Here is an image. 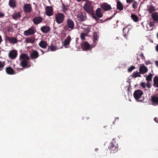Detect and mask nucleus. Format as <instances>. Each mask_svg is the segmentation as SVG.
Instances as JSON below:
<instances>
[{
  "mask_svg": "<svg viewBox=\"0 0 158 158\" xmlns=\"http://www.w3.org/2000/svg\"><path fill=\"white\" fill-rule=\"evenodd\" d=\"M143 92L141 90L138 89L135 90L133 93V96L135 99L138 102L143 101L144 99L142 96Z\"/></svg>",
  "mask_w": 158,
  "mask_h": 158,
  "instance_id": "f257e3e1",
  "label": "nucleus"
},
{
  "mask_svg": "<svg viewBox=\"0 0 158 158\" xmlns=\"http://www.w3.org/2000/svg\"><path fill=\"white\" fill-rule=\"evenodd\" d=\"M108 149L110 151L111 153H115L118 151V145L115 142H112L110 144Z\"/></svg>",
  "mask_w": 158,
  "mask_h": 158,
  "instance_id": "f03ea898",
  "label": "nucleus"
},
{
  "mask_svg": "<svg viewBox=\"0 0 158 158\" xmlns=\"http://www.w3.org/2000/svg\"><path fill=\"white\" fill-rule=\"evenodd\" d=\"M64 15L61 13H59L55 15V20L58 24L62 23L64 19Z\"/></svg>",
  "mask_w": 158,
  "mask_h": 158,
  "instance_id": "7ed1b4c3",
  "label": "nucleus"
},
{
  "mask_svg": "<svg viewBox=\"0 0 158 158\" xmlns=\"http://www.w3.org/2000/svg\"><path fill=\"white\" fill-rule=\"evenodd\" d=\"M35 33V30L33 27H31L27 30H26L24 32V34L25 35L28 36L29 35H33Z\"/></svg>",
  "mask_w": 158,
  "mask_h": 158,
  "instance_id": "20e7f679",
  "label": "nucleus"
},
{
  "mask_svg": "<svg viewBox=\"0 0 158 158\" xmlns=\"http://www.w3.org/2000/svg\"><path fill=\"white\" fill-rule=\"evenodd\" d=\"M45 14L49 16H50L53 15V8L51 6H47L45 8Z\"/></svg>",
  "mask_w": 158,
  "mask_h": 158,
  "instance_id": "39448f33",
  "label": "nucleus"
},
{
  "mask_svg": "<svg viewBox=\"0 0 158 158\" xmlns=\"http://www.w3.org/2000/svg\"><path fill=\"white\" fill-rule=\"evenodd\" d=\"M67 23L68 26L70 30L69 31H71L74 28V24L73 21L71 19H68L67 21Z\"/></svg>",
  "mask_w": 158,
  "mask_h": 158,
  "instance_id": "423d86ee",
  "label": "nucleus"
},
{
  "mask_svg": "<svg viewBox=\"0 0 158 158\" xmlns=\"http://www.w3.org/2000/svg\"><path fill=\"white\" fill-rule=\"evenodd\" d=\"M9 57L12 59H15L17 55V51L15 50H12L10 51L9 53Z\"/></svg>",
  "mask_w": 158,
  "mask_h": 158,
  "instance_id": "0eeeda50",
  "label": "nucleus"
},
{
  "mask_svg": "<svg viewBox=\"0 0 158 158\" xmlns=\"http://www.w3.org/2000/svg\"><path fill=\"white\" fill-rule=\"evenodd\" d=\"M101 7L104 11L109 10L112 9L110 5L106 3H103L101 6Z\"/></svg>",
  "mask_w": 158,
  "mask_h": 158,
  "instance_id": "6e6552de",
  "label": "nucleus"
},
{
  "mask_svg": "<svg viewBox=\"0 0 158 158\" xmlns=\"http://www.w3.org/2000/svg\"><path fill=\"white\" fill-rule=\"evenodd\" d=\"M77 19L79 21L81 22L85 21L86 19L85 13H80L78 15Z\"/></svg>",
  "mask_w": 158,
  "mask_h": 158,
  "instance_id": "1a4fd4ad",
  "label": "nucleus"
},
{
  "mask_svg": "<svg viewBox=\"0 0 158 158\" xmlns=\"http://www.w3.org/2000/svg\"><path fill=\"white\" fill-rule=\"evenodd\" d=\"M23 10L25 13H30L32 10V7L30 4H24Z\"/></svg>",
  "mask_w": 158,
  "mask_h": 158,
  "instance_id": "9d476101",
  "label": "nucleus"
},
{
  "mask_svg": "<svg viewBox=\"0 0 158 158\" xmlns=\"http://www.w3.org/2000/svg\"><path fill=\"white\" fill-rule=\"evenodd\" d=\"M5 40L6 41H8L10 43L15 44L17 42V40L15 37H10L8 36L6 37Z\"/></svg>",
  "mask_w": 158,
  "mask_h": 158,
  "instance_id": "9b49d317",
  "label": "nucleus"
},
{
  "mask_svg": "<svg viewBox=\"0 0 158 158\" xmlns=\"http://www.w3.org/2000/svg\"><path fill=\"white\" fill-rule=\"evenodd\" d=\"M151 102L152 105L153 106L158 105V97L156 96H152Z\"/></svg>",
  "mask_w": 158,
  "mask_h": 158,
  "instance_id": "f8f14e48",
  "label": "nucleus"
},
{
  "mask_svg": "<svg viewBox=\"0 0 158 158\" xmlns=\"http://www.w3.org/2000/svg\"><path fill=\"white\" fill-rule=\"evenodd\" d=\"M81 46L84 51L89 50L90 48V45L87 41L83 42Z\"/></svg>",
  "mask_w": 158,
  "mask_h": 158,
  "instance_id": "ddd939ff",
  "label": "nucleus"
},
{
  "mask_svg": "<svg viewBox=\"0 0 158 158\" xmlns=\"http://www.w3.org/2000/svg\"><path fill=\"white\" fill-rule=\"evenodd\" d=\"M84 8L87 12L90 14L93 13V8L91 6L89 5H85L84 6Z\"/></svg>",
  "mask_w": 158,
  "mask_h": 158,
  "instance_id": "4468645a",
  "label": "nucleus"
},
{
  "mask_svg": "<svg viewBox=\"0 0 158 158\" xmlns=\"http://www.w3.org/2000/svg\"><path fill=\"white\" fill-rule=\"evenodd\" d=\"M42 20L43 18L41 17H36L33 18V21L35 24L37 25L42 22Z\"/></svg>",
  "mask_w": 158,
  "mask_h": 158,
  "instance_id": "2eb2a0df",
  "label": "nucleus"
},
{
  "mask_svg": "<svg viewBox=\"0 0 158 158\" xmlns=\"http://www.w3.org/2000/svg\"><path fill=\"white\" fill-rule=\"evenodd\" d=\"M6 72L7 74L9 75H13L15 74V73L14 70L10 67L6 68Z\"/></svg>",
  "mask_w": 158,
  "mask_h": 158,
  "instance_id": "dca6fc26",
  "label": "nucleus"
},
{
  "mask_svg": "<svg viewBox=\"0 0 158 158\" xmlns=\"http://www.w3.org/2000/svg\"><path fill=\"white\" fill-rule=\"evenodd\" d=\"M20 65L24 68L30 67V66H28V62L25 60H22L20 63Z\"/></svg>",
  "mask_w": 158,
  "mask_h": 158,
  "instance_id": "f3484780",
  "label": "nucleus"
},
{
  "mask_svg": "<svg viewBox=\"0 0 158 158\" xmlns=\"http://www.w3.org/2000/svg\"><path fill=\"white\" fill-rule=\"evenodd\" d=\"M147 68L144 65L141 66L139 68V71L140 73L142 74L146 73L148 72Z\"/></svg>",
  "mask_w": 158,
  "mask_h": 158,
  "instance_id": "a211bd4d",
  "label": "nucleus"
},
{
  "mask_svg": "<svg viewBox=\"0 0 158 158\" xmlns=\"http://www.w3.org/2000/svg\"><path fill=\"white\" fill-rule=\"evenodd\" d=\"M39 56L38 52L35 50H33L32 51L30 55V57L32 59H35L37 58Z\"/></svg>",
  "mask_w": 158,
  "mask_h": 158,
  "instance_id": "6ab92c4d",
  "label": "nucleus"
},
{
  "mask_svg": "<svg viewBox=\"0 0 158 158\" xmlns=\"http://www.w3.org/2000/svg\"><path fill=\"white\" fill-rule=\"evenodd\" d=\"M39 45L42 48H46L48 46V44L46 41L41 40L39 43Z\"/></svg>",
  "mask_w": 158,
  "mask_h": 158,
  "instance_id": "aec40b11",
  "label": "nucleus"
},
{
  "mask_svg": "<svg viewBox=\"0 0 158 158\" xmlns=\"http://www.w3.org/2000/svg\"><path fill=\"white\" fill-rule=\"evenodd\" d=\"M12 16L13 19L15 20L19 19L21 17V13L19 12L14 13L12 15Z\"/></svg>",
  "mask_w": 158,
  "mask_h": 158,
  "instance_id": "412c9836",
  "label": "nucleus"
},
{
  "mask_svg": "<svg viewBox=\"0 0 158 158\" xmlns=\"http://www.w3.org/2000/svg\"><path fill=\"white\" fill-rule=\"evenodd\" d=\"M98 38V34L97 32H94L93 35V43L94 44V47L95 45L97 44V41Z\"/></svg>",
  "mask_w": 158,
  "mask_h": 158,
  "instance_id": "4be33fe9",
  "label": "nucleus"
},
{
  "mask_svg": "<svg viewBox=\"0 0 158 158\" xmlns=\"http://www.w3.org/2000/svg\"><path fill=\"white\" fill-rule=\"evenodd\" d=\"M41 31L44 33H47L50 30V28L48 26H44L41 27Z\"/></svg>",
  "mask_w": 158,
  "mask_h": 158,
  "instance_id": "5701e85b",
  "label": "nucleus"
},
{
  "mask_svg": "<svg viewBox=\"0 0 158 158\" xmlns=\"http://www.w3.org/2000/svg\"><path fill=\"white\" fill-rule=\"evenodd\" d=\"M71 39L70 35H68L64 42V45L67 46L69 45Z\"/></svg>",
  "mask_w": 158,
  "mask_h": 158,
  "instance_id": "b1692460",
  "label": "nucleus"
},
{
  "mask_svg": "<svg viewBox=\"0 0 158 158\" xmlns=\"http://www.w3.org/2000/svg\"><path fill=\"white\" fill-rule=\"evenodd\" d=\"M117 7L118 10L121 11L123 10V6L121 2L119 1H118L117 2Z\"/></svg>",
  "mask_w": 158,
  "mask_h": 158,
  "instance_id": "393cba45",
  "label": "nucleus"
},
{
  "mask_svg": "<svg viewBox=\"0 0 158 158\" xmlns=\"http://www.w3.org/2000/svg\"><path fill=\"white\" fill-rule=\"evenodd\" d=\"M153 23L150 22L147 24V30L148 31H151L153 29V27L154 26Z\"/></svg>",
  "mask_w": 158,
  "mask_h": 158,
  "instance_id": "a878e982",
  "label": "nucleus"
},
{
  "mask_svg": "<svg viewBox=\"0 0 158 158\" xmlns=\"http://www.w3.org/2000/svg\"><path fill=\"white\" fill-rule=\"evenodd\" d=\"M153 86L155 87L158 88V77L156 76L154 78Z\"/></svg>",
  "mask_w": 158,
  "mask_h": 158,
  "instance_id": "bb28decb",
  "label": "nucleus"
},
{
  "mask_svg": "<svg viewBox=\"0 0 158 158\" xmlns=\"http://www.w3.org/2000/svg\"><path fill=\"white\" fill-rule=\"evenodd\" d=\"M101 9L98 8L96 10V15L98 18H101L102 17L103 14L101 12Z\"/></svg>",
  "mask_w": 158,
  "mask_h": 158,
  "instance_id": "cd10ccee",
  "label": "nucleus"
},
{
  "mask_svg": "<svg viewBox=\"0 0 158 158\" xmlns=\"http://www.w3.org/2000/svg\"><path fill=\"white\" fill-rule=\"evenodd\" d=\"M20 58L26 60H29L30 59L29 57L26 54H23L21 55L20 56Z\"/></svg>",
  "mask_w": 158,
  "mask_h": 158,
  "instance_id": "c85d7f7f",
  "label": "nucleus"
},
{
  "mask_svg": "<svg viewBox=\"0 0 158 158\" xmlns=\"http://www.w3.org/2000/svg\"><path fill=\"white\" fill-rule=\"evenodd\" d=\"M56 49L57 47L52 44H51L50 45L48 46V51H54L56 50Z\"/></svg>",
  "mask_w": 158,
  "mask_h": 158,
  "instance_id": "c756f323",
  "label": "nucleus"
},
{
  "mask_svg": "<svg viewBox=\"0 0 158 158\" xmlns=\"http://www.w3.org/2000/svg\"><path fill=\"white\" fill-rule=\"evenodd\" d=\"M129 31V29L126 27H124L123 30V35L124 37L127 39V34L128 33V32Z\"/></svg>",
  "mask_w": 158,
  "mask_h": 158,
  "instance_id": "7c9ffc66",
  "label": "nucleus"
},
{
  "mask_svg": "<svg viewBox=\"0 0 158 158\" xmlns=\"http://www.w3.org/2000/svg\"><path fill=\"white\" fill-rule=\"evenodd\" d=\"M152 17L153 20L155 21H158V15L156 12H154L152 15Z\"/></svg>",
  "mask_w": 158,
  "mask_h": 158,
  "instance_id": "2f4dec72",
  "label": "nucleus"
},
{
  "mask_svg": "<svg viewBox=\"0 0 158 158\" xmlns=\"http://www.w3.org/2000/svg\"><path fill=\"white\" fill-rule=\"evenodd\" d=\"M141 73L140 72H138L137 71H134L132 77L133 78H136L137 77H141V76L140 75Z\"/></svg>",
  "mask_w": 158,
  "mask_h": 158,
  "instance_id": "473e14b6",
  "label": "nucleus"
},
{
  "mask_svg": "<svg viewBox=\"0 0 158 158\" xmlns=\"http://www.w3.org/2000/svg\"><path fill=\"white\" fill-rule=\"evenodd\" d=\"M131 17L133 20L135 22H137L139 20V17L135 14H131Z\"/></svg>",
  "mask_w": 158,
  "mask_h": 158,
  "instance_id": "72a5a7b5",
  "label": "nucleus"
},
{
  "mask_svg": "<svg viewBox=\"0 0 158 158\" xmlns=\"http://www.w3.org/2000/svg\"><path fill=\"white\" fill-rule=\"evenodd\" d=\"M9 5L10 6L14 8L16 6V4L15 0H10L9 1Z\"/></svg>",
  "mask_w": 158,
  "mask_h": 158,
  "instance_id": "f704fd0d",
  "label": "nucleus"
},
{
  "mask_svg": "<svg viewBox=\"0 0 158 158\" xmlns=\"http://www.w3.org/2000/svg\"><path fill=\"white\" fill-rule=\"evenodd\" d=\"M26 41L27 43L33 44L35 42V40L34 38H28L26 39Z\"/></svg>",
  "mask_w": 158,
  "mask_h": 158,
  "instance_id": "c9c22d12",
  "label": "nucleus"
},
{
  "mask_svg": "<svg viewBox=\"0 0 158 158\" xmlns=\"http://www.w3.org/2000/svg\"><path fill=\"white\" fill-rule=\"evenodd\" d=\"M156 10L155 9V7L152 5L150 6L148 9V12L150 14L152 13L153 12L155 11Z\"/></svg>",
  "mask_w": 158,
  "mask_h": 158,
  "instance_id": "e433bc0d",
  "label": "nucleus"
},
{
  "mask_svg": "<svg viewBox=\"0 0 158 158\" xmlns=\"http://www.w3.org/2000/svg\"><path fill=\"white\" fill-rule=\"evenodd\" d=\"M5 64V62L0 61V71H2L3 69Z\"/></svg>",
  "mask_w": 158,
  "mask_h": 158,
  "instance_id": "4c0bfd02",
  "label": "nucleus"
},
{
  "mask_svg": "<svg viewBox=\"0 0 158 158\" xmlns=\"http://www.w3.org/2000/svg\"><path fill=\"white\" fill-rule=\"evenodd\" d=\"M152 75L150 73L149 75H148L146 78V80L148 81H151L152 80Z\"/></svg>",
  "mask_w": 158,
  "mask_h": 158,
  "instance_id": "58836bf2",
  "label": "nucleus"
},
{
  "mask_svg": "<svg viewBox=\"0 0 158 158\" xmlns=\"http://www.w3.org/2000/svg\"><path fill=\"white\" fill-rule=\"evenodd\" d=\"M138 5V4L137 2L136 1H135L133 2V3L132 5V7L134 9H136Z\"/></svg>",
  "mask_w": 158,
  "mask_h": 158,
  "instance_id": "ea45409f",
  "label": "nucleus"
},
{
  "mask_svg": "<svg viewBox=\"0 0 158 158\" xmlns=\"http://www.w3.org/2000/svg\"><path fill=\"white\" fill-rule=\"evenodd\" d=\"M87 34H85L84 33H82L80 35V38L82 40H85V36L87 35Z\"/></svg>",
  "mask_w": 158,
  "mask_h": 158,
  "instance_id": "a19ab883",
  "label": "nucleus"
},
{
  "mask_svg": "<svg viewBox=\"0 0 158 158\" xmlns=\"http://www.w3.org/2000/svg\"><path fill=\"white\" fill-rule=\"evenodd\" d=\"M135 69L134 66H132L129 67L128 69V71L129 72H131L133 69Z\"/></svg>",
  "mask_w": 158,
  "mask_h": 158,
  "instance_id": "79ce46f5",
  "label": "nucleus"
},
{
  "mask_svg": "<svg viewBox=\"0 0 158 158\" xmlns=\"http://www.w3.org/2000/svg\"><path fill=\"white\" fill-rule=\"evenodd\" d=\"M63 10L64 13H65L66 11L68 9V7L65 6L64 4L62 5Z\"/></svg>",
  "mask_w": 158,
  "mask_h": 158,
  "instance_id": "37998d69",
  "label": "nucleus"
},
{
  "mask_svg": "<svg viewBox=\"0 0 158 158\" xmlns=\"http://www.w3.org/2000/svg\"><path fill=\"white\" fill-rule=\"evenodd\" d=\"M90 31V29L89 28H87L85 29V32L87 33H89Z\"/></svg>",
  "mask_w": 158,
  "mask_h": 158,
  "instance_id": "c03bdc74",
  "label": "nucleus"
},
{
  "mask_svg": "<svg viewBox=\"0 0 158 158\" xmlns=\"http://www.w3.org/2000/svg\"><path fill=\"white\" fill-rule=\"evenodd\" d=\"M139 56L141 58L142 60H144L145 59V57L144 56L143 53H141L139 55Z\"/></svg>",
  "mask_w": 158,
  "mask_h": 158,
  "instance_id": "a18cd8bd",
  "label": "nucleus"
},
{
  "mask_svg": "<svg viewBox=\"0 0 158 158\" xmlns=\"http://www.w3.org/2000/svg\"><path fill=\"white\" fill-rule=\"evenodd\" d=\"M5 14L0 11V18H2L5 16Z\"/></svg>",
  "mask_w": 158,
  "mask_h": 158,
  "instance_id": "49530a36",
  "label": "nucleus"
},
{
  "mask_svg": "<svg viewBox=\"0 0 158 158\" xmlns=\"http://www.w3.org/2000/svg\"><path fill=\"white\" fill-rule=\"evenodd\" d=\"M64 30H65V31H68V30L69 31V27L68 26V25L65 26L64 27Z\"/></svg>",
  "mask_w": 158,
  "mask_h": 158,
  "instance_id": "de8ad7c7",
  "label": "nucleus"
},
{
  "mask_svg": "<svg viewBox=\"0 0 158 158\" xmlns=\"http://www.w3.org/2000/svg\"><path fill=\"white\" fill-rule=\"evenodd\" d=\"M147 86L148 88H150L151 87V85L149 82H148L147 85Z\"/></svg>",
  "mask_w": 158,
  "mask_h": 158,
  "instance_id": "09e8293b",
  "label": "nucleus"
},
{
  "mask_svg": "<svg viewBox=\"0 0 158 158\" xmlns=\"http://www.w3.org/2000/svg\"><path fill=\"white\" fill-rule=\"evenodd\" d=\"M134 0H126V2L130 4L134 1Z\"/></svg>",
  "mask_w": 158,
  "mask_h": 158,
  "instance_id": "8fccbe9b",
  "label": "nucleus"
},
{
  "mask_svg": "<svg viewBox=\"0 0 158 158\" xmlns=\"http://www.w3.org/2000/svg\"><path fill=\"white\" fill-rule=\"evenodd\" d=\"M142 87L144 88L146 87V84L144 82H142L141 84Z\"/></svg>",
  "mask_w": 158,
  "mask_h": 158,
  "instance_id": "3c124183",
  "label": "nucleus"
},
{
  "mask_svg": "<svg viewBox=\"0 0 158 158\" xmlns=\"http://www.w3.org/2000/svg\"><path fill=\"white\" fill-rule=\"evenodd\" d=\"M13 31V29L10 27H9L7 29V31L8 32H12Z\"/></svg>",
  "mask_w": 158,
  "mask_h": 158,
  "instance_id": "603ef678",
  "label": "nucleus"
},
{
  "mask_svg": "<svg viewBox=\"0 0 158 158\" xmlns=\"http://www.w3.org/2000/svg\"><path fill=\"white\" fill-rule=\"evenodd\" d=\"M93 18H94V19H95L96 21H98V20H99V19L96 16H95L94 15L93 16Z\"/></svg>",
  "mask_w": 158,
  "mask_h": 158,
  "instance_id": "864d4df0",
  "label": "nucleus"
},
{
  "mask_svg": "<svg viewBox=\"0 0 158 158\" xmlns=\"http://www.w3.org/2000/svg\"><path fill=\"white\" fill-rule=\"evenodd\" d=\"M151 64V62L149 60L145 62V64L146 65H149Z\"/></svg>",
  "mask_w": 158,
  "mask_h": 158,
  "instance_id": "5fc2aeb1",
  "label": "nucleus"
},
{
  "mask_svg": "<svg viewBox=\"0 0 158 158\" xmlns=\"http://www.w3.org/2000/svg\"><path fill=\"white\" fill-rule=\"evenodd\" d=\"M154 121L156 123H158V118H154Z\"/></svg>",
  "mask_w": 158,
  "mask_h": 158,
  "instance_id": "6e6d98bb",
  "label": "nucleus"
},
{
  "mask_svg": "<svg viewBox=\"0 0 158 158\" xmlns=\"http://www.w3.org/2000/svg\"><path fill=\"white\" fill-rule=\"evenodd\" d=\"M2 36L0 35V44L1 43V42H2Z\"/></svg>",
  "mask_w": 158,
  "mask_h": 158,
  "instance_id": "4d7b16f0",
  "label": "nucleus"
},
{
  "mask_svg": "<svg viewBox=\"0 0 158 158\" xmlns=\"http://www.w3.org/2000/svg\"><path fill=\"white\" fill-rule=\"evenodd\" d=\"M118 119H119V118H118H118H115V120H114V121H113V124H114V122H115V121L117 120H117H118Z\"/></svg>",
  "mask_w": 158,
  "mask_h": 158,
  "instance_id": "13d9d810",
  "label": "nucleus"
},
{
  "mask_svg": "<svg viewBox=\"0 0 158 158\" xmlns=\"http://www.w3.org/2000/svg\"><path fill=\"white\" fill-rule=\"evenodd\" d=\"M156 50L158 52V44L156 46Z\"/></svg>",
  "mask_w": 158,
  "mask_h": 158,
  "instance_id": "bf43d9fd",
  "label": "nucleus"
},
{
  "mask_svg": "<svg viewBox=\"0 0 158 158\" xmlns=\"http://www.w3.org/2000/svg\"><path fill=\"white\" fill-rule=\"evenodd\" d=\"M156 64L158 67V61H155Z\"/></svg>",
  "mask_w": 158,
  "mask_h": 158,
  "instance_id": "052dcab7",
  "label": "nucleus"
},
{
  "mask_svg": "<svg viewBox=\"0 0 158 158\" xmlns=\"http://www.w3.org/2000/svg\"><path fill=\"white\" fill-rule=\"evenodd\" d=\"M85 0H76V1L78 2H81V1H85Z\"/></svg>",
  "mask_w": 158,
  "mask_h": 158,
  "instance_id": "680f3d73",
  "label": "nucleus"
},
{
  "mask_svg": "<svg viewBox=\"0 0 158 158\" xmlns=\"http://www.w3.org/2000/svg\"><path fill=\"white\" fill-rule=\"evenodd\" d=\"M117 12H115L114 14L112 16V17H114L116 14Z\"/></svg>",
  "mask_w": 158,
  "mask_h": 158,
  "instance_id": "e2e57ef3",
  "label": "nucleus"
},
{
  "mask_svg": "<svg viewBox=\"0 0 158 158\" xmlns=\"http://www.w3.org/2000/svg\"><path fill=\"white\" fill-rule=\"evenodd\" d=\"M40 51L42 52V54H43L44 53V51L41 49L40 50Z\"/></svg>",
  "mask_w": 158,
  "mask_h": 158,
  "instance_id": "0e129e2a",
  "label": "nucleus"
},
{
  "mask_svg": "<svg viewBox=\"0 0 158 158\" xmlns=\"http://www.w3.org/2000/svg\"><path fill=\"white\" fill-rule=\"evenodd\" d=\"M113 17H112H112H110V18H109V19H111L112 18H113Z\"/></svg>",
  "mask_w": 158,
  "mask_h": 158,
  "instance_id": "69168bd1",
  "label": "nucleus"
},
{
  "mask_svg": "<svg viewBox=\"0 0 158 158\" xmlns=\"http://www.w3.org/2000/svg\"><path fill=\"white\" fill-rule=\"evenodd\" d=\"M86 118L87 119H88L89 118V117H86Z\"/></svg>",
  "mask_w": 158,
  "mask_h": 158,
  "instance_id": "338daca9",
  "label": "nucleus"
},
{
  "mask_svg": "<svg viewBox=\"0 0 158 158\" xmlns=\"http://www.w3.org/2000/svg\"><path fill=\"white\" fill-rule=\"evenodd\" d=\"M95 150L96 151H97L98 150V148H96V149H95Z\"/></svg>",
  "mask_w": 158,
  "mask_h": 158,
  "instance_id": "774afa93",
  "label": "nucleus"
}]
</instances>
